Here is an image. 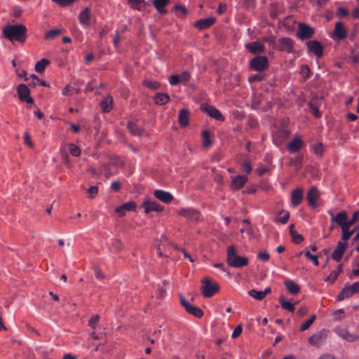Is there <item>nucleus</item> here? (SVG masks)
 I'll use <instances>...</instances> for the list:
<instances>
[{
  "label": "nucleus",
  "instance_id": "nucleus-12",
  "mask_svg": "<svg viewBox=\"0 0 359 359\" xmlns=\"http://www.w3.org/2000/svg\"><path fill=\"white\" fill-rule=\"evenodd\" d=\"M201 109L205 112L211 118H213L219 121H224V116L222 114L220 111L212 105L206 104L201 107Z\"/></svg>",
  "mask_w": 359,
  "mask_h": 359
},
{
  "label": "nucleus",
  "instance_id": "nucleus-16",
  "mask_svg": "<svg viewBox=\"0 0 359 359\" xmlns=\"http://www.w3.org/2000/svg\"><path fill=\"white\" fill-rule=\"evenodd\" d=\"M335 332L339 337L348 342H353L359 339V334L350 333L345 328H337Z\"/></svg>",
  "mask_w": 359,
  "mask_h": 359
},
{
  "label": "nucleus",
  "instance_id": "nucleus-3",
  "mask_svg": "<svg viewBox=\"0 0 359 359\" xmlns=\"http://www.w3.org/2000/svg\"><path fill=\"white\" fill-rule=\"evenodd\" d=\"M201 283L202 285L201 287V292L206 298L212 297L219 291V284L216 282L211 281L208 278H205L202 280Z\"/></svg>",
  "mask_w": 359,
  "mask_h": 359
},
{
  "label": "nucleus",
  "instance_id": "nucleus-42",
  "mask_svg": "<svg viewBox=\"0 0 359 359\" xmlns=\"http://www.w3.org/2000/svg\"><path fill=\"white\" fill-rule=\"evenodd\" d=\"M312 151L317 156L322 157L325 151L323 143L320 142L313 145Z\"/></svg>",
  "mask_w": 359,
  "mask_h": 359
},
{
  "label": "nucleus",
  "instance_id": "nucleus-59",
  "mask_svg": "<svg viewBox=\"0 0 359 359\" xmlns=\"http://www.w3.org/2000/svg\"><path fill=\"white\" fill-rule=\"evenodd\" d=\"M264 78V76L260 74H256L252 75L248 78V81L250 83H253L255 81H261Z\"/></svg>",
  "mask_w": 359,
  "mask_h": 359
},
{
  "label": "nucleus",
  "instance_id": "nucleus-31",
  "mask_svg": "<svg viewBox=\"0 0 359 359\" xmlns=\"http://www.w3.org/2000/svg\"><path fill=\"white\" fill-rule=\"evenodd\" d=\"M17 93L20 101L24 100L30 95V90L28 86L24 83H20L18 86Z\"/></svg>",
  "mask_w": 359,
  "mask_h": 359
},
{
  "label": "nucleus",
  "instance_id": "nucleus-7",
  "mask_svg": "<svg viewBox=\"0 0 359 359\" xmlns=\"http://www.w3.org/2000/svg\"><path fill=\"white\" fill-rule=\"evenodd\" d=\"M314 34L315 30L311 26L304 22L299 24L296 35L300 40L303 41L311 39Z\"/></svg>",
  "mask_w": 359,
  "mask_h": 359
},
{
  "label": "nucleus",
  "instance_id": "nucleus-14",
  "mask_svg": "<svg viewBox=\"0 0 359 359\" xmlns=\"http://www.w3.org/2000/svg\"><path fill=\"white\" fill-rule=\"evenodd\" d=\"M178 214L191 221H198L200 218V212L193 208H181Z\"/></svg>",
  "mask_w": 359,
  "mask_h": 359
},
{
  "label": "nucleus",
  "instance_id": "nucleus-44",
  "mask_svg": "<svg viewBox=\"0 0 359 359\" xmlns=\"http://www.w3.org/2000/svg\"><path fill=\"white\" fill-rule=\"evenodd\" d=\"M143 85L152 90H157L161 87V83L156 81L144 80Z\"/></svg>",
  "mask_w": 359,
  "mask_h": 359
},
{
  "label": "nucleus",
  "instance_id": "nucleus-49",
  "mask_svg": "<svg viewBox=\"0 0 359 359\" xmlns=\"http://www.w3.org/2000/svg\"><path fill=\"white\" fill-rule=\"evenodd\" d=\"M304 256L308 259L312 261L313 264L315 266L319 265L318 262V255H312L309 251L306 250L304 252Z\"/></svg>",
  "mask_w": 359,
  "mask_h": 359
},
{
  "label": "nucleus",
  "instance_id": "nucleus-29",
  "mask_svg": "<svg viewBox=\"0 0 359 359\" xmlns=\"http://www.w3.org/2000/svg\"><path fill=\"white\" fill-rule=\"evenodd\" d=\"M100 107L104 113H109L113 108V98L111 95L104 97L100 102Z\"/></svg>",
  "mask_w": 359,
  "mask_h": 359
},
{
  "label": "nucleus",
  "instance_id": "nucleus-27",
  "mask_svg": "<svg viewBox=\"0 0 359 359\" xmlns=\"http://www.w3.org/2000/svg\"><path fill=\"white\" fill-rule=\"evenodd\" d=\"M128 4L132 9L142 11V8L151 5L150 1H145V0H128Z\"/></svg>",
  "mask_w": 359,
  "mask_h": 359
},
{
  "label": "nucleus",
  "instance_id": "nucleus-55",
  "mask_svg": "<svg viewBox=\"0 0 359 359\" xmlns=\"http://www.w3.org/2000/svg\"><path fill=\"white\" fill-rule=\"evenodd\" d=\"M169 83L172 86L177 85L180 83V77L177 74L171 75L169 78Z\"/></svg>",
  "mask_w": 359,
  "mask_h": 359
},
{
  "label": "nucleus",
  "instance_id": "nucleus-36",
  "mask_svg": "<svg viewBox=\"0 0 359 359\" xmlns=\"http://www.w3.org/2000/svg\"><path fill=\"white\" fill-rule=\"evenodd\" d=\"M172 9L178 18H184L188 14V10L184 5L176 4Z\"/></svg>",
  "mask_w": 359,
  "mask_h": 359
},
{
  "label": "nucleus",
  "instance_id": "nucleus-1",
  "mask_svg": "<svg viewBox=\"0 0 359 359\" xmlns=\"http://www.w3.org/2000/svg\"><path fill=\"white\" fill-rule=\"evenodd\" d=\"M2 34L11 42L18 41L24 43L27 38V27L22 24L7 25L3 28Z\"/></svg>",
  "mask_w": 359,
  "mask_h": 359
},
{
  "label": "nucleus",
  "instance_id": "nucleus-21",
  "mask_svg": "<svg viewBox=\"0 0 359 359\" xmlns=\"http://www.w3.org/2000/svg\"><path fill=\"white\" fill-rule=\"evenodd\" d=\"M142 206L144 208V212L146 214H148L152 211L160 212L163 210V207L158 205L156 201H151L149 200L145 201L142 203Z\"/></svg>",
  "mask_w": 359,
  "mask_h": 359
},
{
  "label": "nucleus",
  "instance_id": "nucleus-61",
  "mask_svg": "<svg viewBox=\"0 0 359 359\" xmlns=\"http://www.w3.org/2000/svg\"><path fill=\"white\" fill-rule=\"evenodd\" d=\"M30 79H32L31 82L29 83L31 86H36L39 84L40 79L38 77V76L32 74L30 75Z\"/></svg>",
  "mask_w": 359,
  "mask_h": 359
},
{
  "label": "nucleus",
  "instance_id": "nucleus-38",
  "mask_svg": "<svg viewBox=\"0 0 359 359\" xmlns=\"http://www.w3.org/2000/svg\"><path fill=\"white\" fill-rule=\"evenodd\" d=\"M50 64V61L48 59L43 58L38 61L35 65V70L39 73H42L46 67Z\"/></svg>",
  "mask_w": 359,
  "mask_h": 359
},
{
  "label": "nucleus",
  "instance_id": "nucleus-54",
  "mask_svg": "<svg viewBox=\"0 0 359 359\" xmlns=\"http://www.w3.org/2000/svg\"><path fill=\"white\" fill-rule=\"evenodd\" d=\"M112 247L117 251L119 252L123 249V243L119 239H114L111 243Z\"/></svg>",
  "mask_w": 359,
  "mask_h": 359
},
{
  "label": "nucleus",
  "instance_id": "nucleus-50",
  "mask_svg": "<svg viewBox=\"0 0 359 359\" xmlns=\"http://www.w3.org/2000/svg\"><path fill=\"white\" fill-rule=\"evenodd\" d=\"M100 320V316L98 314L93 315L88 321V325L93 330L96 329L97 324Z\"/></svg>",
  "mask_w": 359,
  "mask_h": 359
},
{
  "label": "nucleus",
  "instance_id": "nucleus-17",
  "mask_svg": "<svg viewBox=\"0 0 359 359\" xmlns=\"http://www.w3.org/2000/svg\"><path fill=\"white\" fill-rule=\"evenodd\" d=\"M348 243L346 242L339 241L337 243V245L336 249L333 251L332 254V258L336 262H340L346 248L347 247Z\"/></svg>",
  "mask_w": 359,
  "mask_h": 359
},
{
  "label": "nucleus",
  "instance_id": "nucleus-60",
  "mask_svg": "<svg viewBox=\"0 0 359 359\" xmlns=\"http://www.w3.org/2000/svg\"><path fill=\"white\" fill-rule=\"evenodd\" d=\"M359 219V210L355 211L352 216L351 219L348 218V226H351Z\"/></svg>",
  "mask_w": 359,
  "mask_h": 359
},
{
  "label": "nucleus",
  "instance_id": "nucleus-64",
  "mask_svg": "<svg viewBox=\"0 0 359 359\" xmlns=\"http://www.w3.org/2000/svg\"><path fill=\"white\" fill-rule=\"evenodd\" d=\"M227 9V6H226V4H223V3H220L219 4V6L217 9V13L219 14V15H222L224 13L226 12Z\"/></svg>",
  "mask_w": 359,
  "mask_h": 359
},
{
  "label": "nucleus",
  "instance_id": "nucleus-4",
  "mask_svg": "<svg viewBox=\"0 0 359 359\" xmlns=\"http://www.w3.org/2000/svg\"><path fill=\"white\" fill-rule=\"evenodd\" d=\"M329 331L326 329H322L320 331L313 334L308 339V342L313 346L319 348L322 345L325 344L327 338Z\"/></svg>",
  "mask_w": 359,
  "mask_h": 359
},
{
  "label": "nucleus",
  "instance_id": "nucleus-39",
  "mask_svg": "<svg viewBox=\"0 0 359 359\" xmlns=\"http://www.w3.org/2000/svg\"><path fill=\"white\" fill-rule=\"evenodd\" d=\"M203 145L204 147L208 148L212 145V142L210 139V133L208 130H204L202 132Z\"/></svg>",
  "mask_w": 359,
  "mask_h": 359
},
{
  "label": "nucleus",
  "instance_id": "nucleus-43",
  "mask_svg": "<svg viewBox=\"0 0 359 359\" xmlns=\"http://www.w3.org/2000/svg\"><path fill=\"white\" fill-rule=\"evenodd\" d=\"M279 215H283V216H280L276 219V222H280L281 224H286L287 223L290 217V212L286 210H282L279 212Z\"/></svg>",
  "mask_w": 359,
  "mask_h": 359
},
{
  "label": "nucleus",
  "instance_id": "nucleus-23",
  "mask_svg": "<svg viewBox=\"0 0 359 359\" xmlns=\"http://www.w3.org/2000/svg\"><path fill=\"white\" fill-rule=\"evenodd\" d=\"M304 198V192L302 189L297 188L292 191L291 203L294 207H297L301 204Z\"/></svg>",
  "mask_w": 359,
  "mask_h": 359
},
{
  "label": "nucleus",
  "instance_id": "nucleus-13",
  "mask_svg": "<svg viewBox=\"0 0 359 359\" xmlns=\"http://www.w3.org/2000/svg\"><path fill=\"white\" fill-rule=\"evenodd\" d=\"M320 198V192L317 187H311L306 194L309 205L313 208L317 207V201Z\"/></svg>",
  "mask_w": 359,
  "mask_h": 359
},
{
  "label": "nucleus",
  "instance_id": "nucleus-5",
  "mask_svg": "<svg viewBox=\"0 0 359 359\" xmlns=\"http://www.w3.org/2000/svg\"><path fill=\"white\" fill-rule=\"evenodd\" d=\"M269 67V60L266 56L257 55L250 61V69L257 72L266 70Z\"/></svg>",
  "mask_w": 359,
  "mask_h": 359
},
{
  "label": "nucleus",
  "instance_id": "nucleus-53",
  "mask_svg": "<svg viewBox=\"0 0 359 359\" xmlns=\"http://www.w3.org/2000/svg\"><path fill=\"white\" fill-rule=\"evenodd\" d=\"M76 0H52L53 2L57 4L61 7H66L73 4Z\"/></svg>",
  "mask_w": 359,
  "mask_h": 359
},
{
  "label": "nucleus",
  "instance_id": "nucleus-19",
  "mask_svg": "<svg viewBox=\"0 0 359 359\" xmlns=\"http://www.w3.org/2000/svg\"><path fill=\"white\" fill-rule=\"evenodd\" d=\"M216 19L214 17L200 19L195 22L194 26L199 30H204L215 24Z\"/></svg>",
  "mask_w": 359,
  "mask_h": 359
},
{
  "label": "nucleus",
  "instance_id": "nucleus-9",
  "mask_svg": "<svg viewBox=\"0 0 359 359\" xmlns=\"http://www.w3.org/2000/svg\"><path fill=\"white\" fill-rule=\"evenodd\" d=\"M308 53H313L316 57H321L323 55L324 48L322 43L317 40L309 41L306 43Z\"/></svg>",
  "mask_w": 359,
  "mask_h": 359
},
{
  "label": "nucleus",
  "instance_id": "nucleus-26",
  "mask_svg": "<svg viewBox=\"0 0 359 359\" xmlns=\"http://www.w3.org/2000/svg\"><path fill=\"white\" fill-rule=\"evenodd\" d=\"M190 112L187 109H182L178 114V123L181 127H186L189 123Z\"/></svg>",
  "mask_w": 359,
  "mask_h": 359
},
{
  "label": "nucleus",
  "instance_id": "nucleus-56",
  "mask_svg": "<svg viewBox=\"0 0 359 359\" xmlns=\"http://www.w3.org/2000/svg\"><path fill=\"white\" fill-rule=\"evenodd\" d=\"M242 330H243L242 325L241 324L238 325L233 330L232 334H231V337L233 339L237 338L241 334Z\"/></svg>",
  "mask_w": 359,
  "mask_h": 359
},
{
  "label": "nucleus",
  "instance_id": "nucleus-32",
  "mask_svg": "<svg viewBox=\"0 0 359 359\" xmlns=\"http://www.w3.org/2000/svg\"><path fill=\"white\" fill-rule=\"evenodd\" d=\"M284 285L288 292L292 294H297L300 291V286L295 283L293 280H287L285 281Z\"/></svg>",
  "mask_w": 359,
  "mask_h": 359
},
{
  "label": "nucleus",
  "instance_id": "nucleus-51",
  "mask_svg": "<svg viewBox=\"0 0 359 359\" xmlns=\"http://www.w3.org/2000/svg\"><path fill=\"white\" fill-rule=\"evenodd\" d=\"M348 15V11L346 8L339 7L336 12V15L338 18H345Z\"/></svg>",
  "mask_w": 359,
  "mask_h": 359
},
{
  "label": "nucleus",
  "instance_id": "nucleus-35",
  "mask_svg": "<svg viewBox=\"0 0 359 359\" xmlns=\"http://www.w3.org/2000/svg\"><path fill=\"white\" fill-rule=\"evenodd\" d=\"M344 288L346 291V298L351 297L355 293H359V282H355L351 285H346Z\"/></svg>",
  "mask_w": 359,
  "mask_h": 359
},
{
  "label": "nucleus",
  "instance_id": "nucleus-45",
  "mask_svg": "<svg viewBox=\"0 0 359 359\" xmlns=\"http://www.w3.org/2000/svg\"><path fill=\"white\" fill-rule=\"evenodd\" d=\"M308 105H309V107L310 108V109L311 111L312 114L315 117H316V118L321 117L322 114L320 111L318 106H316L312 101L309 102Z\"/></svg>",
  "mask_w": 359,
  "mask_h": 359
},
{
  "label": "nucleus",
  "instance_id": "nucleus-10",
  "mask_svg": "<svg viewBox=\"0 0 359 359\" xmlns=\"http://www.w3.org/2000/svg\"><path fill=\"white\" fill-rule=\"evenodd\" d=\"M328 213L330 215V222L332 224L336 222L339 226H341V228L343 226L344 227L346 225L348 226V215L346 211H341L337 213L336 216H334L331 211H329Z\"/></svg>",
  "mask_w": 359,
  "mask_h": 359
},
{
  "label": "nucleus",
  "instance_id": "nucleus-58",
  "mask_svg": "<svg viewBox=\"0 0 359 359\" xmlns=\"http://www.w3.org/2000/svg\"><path fill=\"white\" fill-rule=\"evenodd\" d=\"M338 276L339 275L334 271H332L330 276L325 279V280L327 282H330L331 283H334L337 279Z\"/></svg>",
  "mask_w": 359,
  "mask_h": 359
},
{
  "label": "nucleus",
  "instance_id": "nucleus-46",
  "mask_svg": "<svg viewBox=\"0 0 359 359\" xmlns=\"http://www.w3.org/2000/svg\"><path fill=\"white\" fill-rule=\"evenodd\" d=\"M241 172H246L247 174L251 173L252 170L251 163L248 160L243 161L241 165Z\"/></svg>",
  "mask_w": 359,
  "mask_h": 359
},
{
  "label": "nucleus",
  "instance_id": "nucleus-25",
  "mask_svg": "<svg viewBox=\"0 0 359 359\" xmlns=\"http://www.w3.org/2000/svg\"><path fill=\"white\" fill-rule=\"evenodd\" d=\"M245 46L252 54L263 53L264 52V46L259 41L246 43Z\"/></svg>",
  "mask_w": 359,
  "mask_h": 359
},
{
  "label": "nucleus",
  "instance_id": "nucleus-48",
  "mask_svg": "<svg viewBox=\"0 0 359 359\" xmlns=\"http://www.w3.org/2000/svg\"><path fill=\"white\" fill-rule=\"evenodd\" d=\"M69 149L70 151V154L75 157H78L81 155V149L79 147L76 146L73 143H70L69 144Z\"/></svg>",
  "mask_w": 359,
  "mask_h": 359
},
{
  "label": "nucleus",
  "instance_id": "nucleus-52",
  "mask_svg": "<svg viewBox=\"0 0 359 359\" xmlns=\"http://www.w3.org/2000/svg\"><path fill=\"white\" fill-rule=\"evenodd\" d=\"M301 72L304 75V79H309L311 75V71L307 65H302Z\"/></svg>",
  "mask_w": 359,
  "mask_h": 359
},
{
  "label": "nucleus",
  "instance_id": "nucleus-20",
  "mask_svg": "<svg viewBox=\"0 0 359 359\" xmlns=\"http://www.w3.org/2000/svg\"><path fill=\"white\" fill-rule=\"evenodd\" d=\"M136 208V203L135 201H129L121 205L116 208L115 212L119 217H123L126 215V212L134 211Z\"/></svg>",
  "mask_w": 359,
  "mask_h": 359
},
{
  "label": "nucleus",
  "instance_id": "nucleus-28",
  "mask_svg": "<svg viewBox=\"0 0 359 359\" xmlns=\"http://www.w3.org/2000/svg\"><path fill=\"white\" fill-rule=\"evenodd\" d=\"M170 0H153L150 1L154 5L155 8L161 15H165L168 13V11L165 8L166 5L170 2Z\"/></svg>",
  "mask_w": 359,
  "mask_h": 359
},
{
  "label": "nucleus",
  "instance_id": "nucleus-34",
  "mask_svg": "<svg viewBox=\"0 0 359 359\" xmlns=\"http://www.w3.org/2000/svg\"><path fill=\"white\" fill-rule=\"evenodd\" d=\"M279 302L282 309L289 312H294L295 310L294 304L289 301H287L283 296L279 297Z\"/></svg>",
  "mask_w": 359,
  "mask_h": 359
},
{
  "label": "nucleus",
  "instance_id": "nucleus-6",
  "mask_svg": "<svg viewBox=\"0 0 359 359\" xmlns=\"http://www.w3.org/2000/svg\"><path fill=\"white\" fill-rule=\"evenodd\" d=\"M180 300L181 305L189 314H191L198 318L203 317L204 314L203 310L198 306L191 304L182 294L180 295Z\"/></svg>",
  "mask_w": 359,
  "mask_h": 359
},
{
  "label": "nucleus",
  "instance_id": "nucleus-57",
  "mask_svg": "<svg viewBox=\"0 0 359 359\" xmlns=\"http://www.w3.org/2000/svg\"><path fill=\"white\" fill-rule=\"evenodd\" d=\"M88 193L91 198H95L98 193V187L97 186H92L88 189Z\"/></svg>",
  "mask_w": 359,
  "mask_h": 359
},
{
  "label": "nucleus",
  "instance_id": "nucleus-41",
  "mask_svg": "<svg viewBox=\"0 0 359 359\" xmlns=\"http://www.w3.org/2000/svg\"><path fill=\"white\" fill-rule=\"evenodd\" d=\"M351 226H348L347 225L344 227L341 228L342 231V239L344 241H347L350 238V237L353 235V233L356 231L357 228H354L352 230H349Z\"/></svg>",
  "mask_w": 359,
  "mask_h": 359
},
{
  "label": "nucleus",
  "instance_id": "nucleus-24",
  "mask_svg": "<svg viewBox=\"0 0 359 359\" xmlns=\"http://www.w3.org/2000/svg\"><path fill=\"white\" fill-rule=\"evenodd\" d=\"M154 194L157 199L165 203H170L173 200L172 195L170 192L163 190H156Z\"/></svg>",
  "mask_w": 359,
  "mask_h": 359
},
{
  "label": "nucleus",
  "instance_id": "nucleus-33",
  "mask_svg": "<svg viewBox=\"0 0 359 359\" xmlns=\"http://www.w3.org/2000/svg\"><path fill=\"white\" fill-rule=\"evenodd\" d=\"M127 128L133 135L141 136L143 133L142 129L136 123L133 121L128 123Z\"/></svg>",
  "mask_w": 359,
  "mask_h": 359
},
{
  "label": "nucleus",
  "instance_id": "nucleus-11",
  "mask_svg": "<svg viewBox=\"0 0 359 359\" xmlns=\"http://www.w3.org/2000/svg\"><path fill=\"white\" fill-rule=\"evenodd\" d=\"M347 32L344 28V24L342 22H337L335 24L334 32L331 36V37L334 40L337 41H342L346 38Z\"/></svg>",
  "mask_w": 359,
  "mask_h": 359
},
{
  "label": "nucleus",
  "instance_id": "nucleus-37",
  "mask_svg": "<svg viewBox=\"0 0 359 359\" xmlns=\"http://www.w3.org/2000/svg\"><path fill=\"white\" fill-rule=\"evenodd\" d=\"M294 226V224H291L290 226V232L292 236V241L296 244H299L304 241V237L302 235L293 230Z\"/></svg>",
  "mask_w": 359,
  "mask_h": 359
},
{
  "label": "nucleus",
  "instance_id": "nucleus-15",
  "mask_svg": "<svg viewBox=\"0 0 359 359\" xmlns=\"http://www.w3.org/2000/svg\"><path fill=\"white\" fill-rule=\"evenodd\" d=\"M304 146V143L300 136H295L287 145V149L290 153H296Z\"/></svg>",
  "mask_w": 359,
  "mask_h": 359
},
{
  "label": "nucleus",
  "instance_id": "nucleus-8",
  "mask_svg": "<svg viewBox=\"0 0 359 359\" xmlns=\"http://www.w3.org/2000/svg\"><path fill=\"white\" fill-rule=\"evenodd\" d=\"M278 50L282 52L291 53L294 52V41L290 37H281L278 40Z\"/></svg>",
  "mask_w": 359,
  "mask_h": 359
},
{
  "label": "nucleus",
  "instance_id": "nucleus-63",
  "mask_svg": "<svg viewBox=\"0 0 359 359\" xmlns=\"http://www.w3.org/2000/svg\"><path fill=\"white\" fill-rule=\"evenodd\" d=\"M257 257L264 262L269 260L270 255L267 252H259L257 255Z\"/></svg>",
  "mask_w": 359,
  "mask_h": 359
},
{
  "label": "nucleus",
  "instance_id": "nucleus-2",
  "mask_svg": "<svg viewBox=\"0 0 359 359\" xmlns=\"http://www.w3.org/2000/svg\"><path fill=\"white\" fill-rule=\"evenodd\" d=\"M226 262L231 267L241 268L248 264V259L238 255L235 246L232 245L227 249Z\"/></svg>",
  "mask_w": 359,
  "mask_h": 359
},
{
  "label": "nucleus",
  "instance_id": "nucleus-47",
  "mask_svg": "<svg viewBox=\"0 0 359 359\" xmlns=\"http://www.w3.org/2000/svg\"><path fill=\"white\" fill-rule=\"evenodd\" d=\"M248 294L257 300H262L264 299L262 290L258 291L252 289L248 291Z\"/></svg>",
  "mask_w": 359,
  "mask_h": 359
},
{
  "label": "nucleus",
  "instance_id": "nucleus-62",
  "mask_svg": "<svg viewBox=\"0 0 359 359\" xmlns=\"http://www.w3.org/2000/svg\"><path fill=\"white\" fill-rule=\"evenodd\" d=\"M179 76L180 77V82H188L191 78L189 72L187 71L183 72Z\"/></svg>",
  "mask_w": 359,
  "mask_h": 359
},
{
  "label": "nucleus",
  "instance_id": "nucleus-22",
  "mask_svg": "<svg viewBox=\"0 0 359 359\" xmlns=\"http://www.w3.org/2000/svg\"><path fill=\"white\" fill-rule=\"evenodd\" d=\"M248 180V177L246 175H237L235 176L231 183V188L236 190H239L244 187Z\"/></svg>",
  "mask_w": 359,
  "mask_h": 359
},
{
  "label": "nucleus",
  "instance_id": "nucleus-18",
  "mask_svg": "<svg viewBox=\"0 0 359 359\" xmlns=\"http://www.w3.org/2000/svg\"><path fill=\"white\" fill-rule=\"evenodd\" d=\"M90 14L91 10L90 8H85L79 15V20L80 24L85 28H88L90 26Z\"/></svg>",
  "mask_w": 359,
  "mask_h": 359
},
{
  "label": "nucleus",
  "instance_id": "nucleus-40",
  "mask_svg": "<svg viewBox=\"0 0 359 359\" xmlns=\"http://www.w3.org/2000/svg\"><path fill=\"white\" fill-rule=\"evenodd\" d=\"M63 32L62 29H53L45 33L44 38L46 40H52L55 36L61 34Z\"/></svg>",
  "mask_w": 359,
  "mask_h": 359
},
{
  "label": "nucleus",
  "instance_id": "nucleus-30",
  "mask_svg": "<svg viewBox=\"0 0 359 359\" xmlns=\"http://www.w3.org/2000/svg\"><path fill=\"white\" fill-rule=\"evenodd\" d=\"M170 100V96L167 93H156L154 97V102L158 105H164Z\"/></svg>",
  "mask_w": 359,
  "mask_h": 359
}]
</instances>
